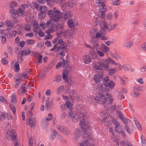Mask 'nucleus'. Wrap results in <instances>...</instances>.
Segmentation results:
<instances>
[{
	"label": "nucleus",
	"mask_w": 146,
	"mask_h": 146,
	"mask_svg": "<svg viewBox=\"0 0 146 146\" xmlns=\"http://www.w3.org/2000/svg\"><path fill=\"white\" fill-rule=\"evenodd\" d=\"M66 50V47L64 45V42L62 38H60L58 41V43L56 44L54 47L50 50L52 51H55L58 52L60 50L61 51L59 52V54L63 56L65 55L64 50Z\"/></svg>",
	"instance_id": "obj_3"
},
{
	"label": "nucleus",
	"mask_w": 146,
	"mask_h": 146,
	"mask_svg": "<svg viewBox=\"0 0 146 146\" xmlns=\"http://www.w3.org/2000/svg\"><path fill=\"white\" fill-rule=\"evenodd\" d=\"M80 131L79 129H78L77 131H76L75 132V136L74 138V139L76 141L80 137Z\"/></svg>",
	"instance_id": "obj_30"
},
{
	"label": "nucleus",
	"mask_w": 146,
	"mask_h": 146,
	"mask_svg": "<svg viewBox=\"0 0 146 146\" xmlns=\"http://www.w3.org/2000/svg\"><path fill=\"white\" fill-rule=\"evenodd\" d=\"M5 117V115L3 112L0 111V121H3Z\"/></svg>",
	"instance_id": "obj_46"
},
{
	"label": "nucleus",
	"mask_w": 146,
	"mask_h": 146,
	"mask_svg": "<svg viewBox=\"0 0 146 146\" xmlns=\"http://www.w3.org/2000/svg\"><path fill=\"white\" fill-rule=\"evenodd\" d=\"M72 13L71 11L67 12L66 13L64 16V18L65 19H68L72 16Z\"/></svg>",
	"instance_id": "obj_28"
},
{
	"label": "nucleus",
	"mask_w": 146,
	"mask_h": 146,
	"mask_svg": "<svg viewBox=\"0 0 146 146\" xmlns=\"http://www.w3.org/2000/svg\"><path fill=\"white\" fill-rule=\"evenodd\" d=\"M69 73V71L68 69H66L64 70L62 74V77L63 79L65 80V82L69 83L68 79V74Z\"/></svg>",
	"instance_id": "obj_12"
},
{
	"label": "nucleus",
	"mask_w": 146,
	"mask_h": 146,
	"mask_svg": "<svg viewBox=\"0 0 146 146\" xmlns=\"http://www.w3.org/2000/svg\"><path fill=\"white\" fill-rule=\"evenodd\" d=\"M121 0H112L113 5L114 6L119 5L121 3Z\"/></svg>",
	"instance_id": "obj_45"
},
{
	"label": "nucleus",
	"mask_w": 146,
	"mask_h": 146,
	"mask_svg": "<svg viewBox=\"0 0 146 146\" xmlns=\"http://www.w3.org/2000/svg\"><path fill=\"white\" fill-rule=\"evenodd\" d=\"M134 90L140 92L143 90V87L141 86H136L134 87Z\"/></svg>",
	"instance_id": "obj_47"
},
{
	"label": "nucleus",
	"mask_w": 146,
	"mask_h": 146,
	"mask_svg": "<svg viewBox=\"0 0 146 146\" xmlns=\"http://www.w3.org/2000/svg\"><path fill=\"white\" fill-rule=\"evenodd\" d=\"M34 6L37 10L40 11V12L45 14L46 13L47 9L45 6L41 5L37 3H35L34 4Z\"/></svg>",
	"instance_id": "obj_9"
},
{
	"label": "nucleus",
	"mask_w": 146,
	"mask_h": 146,
	"mask_svg": "<svg viewBox=\"0 0 146 146\" xmlns=\"http://www.w3.org/2000/svg\"><path fill=\"white\" fill-rule=\"evenodd\" d=\"M91 58L88 55H84L83 57V60L84 63L86 64H89L91 62Z\"/></svg>",
	"instance_id": "obj_17"
},
{
	"label": "nucleus",
	"mask_w": 146,
	"mask_h": 146,
	"mask_svg": "<svg viewBox=\"0 0 146 146\" xmlns=\"http://www.w3.org/2000/svg\"><path fill=\"white\" fill-rule=\"evenodd\" d=\"M103 27L104 28L106 29L109 30V28L108 24L106 22V21H104L103 22Z\"/></svg>",
	"instance_id": "obj_60"
},
{
	"label": "nucleus",
	"mask_w": 146,
	"mask_h": 146,
	"mask_svg": "<svg viewBox=\"0 0 146 146\" xmlns=\"http://www.w3.org/2000/svg\"><path fill=\"white\" fill-rule=\"evenodd\" d=\"M111 121L112 123H114V124L115 125V128L116 131L117 132L120 129V127H120V125L119 122L115 119L111 120Z\"/></svg>",
	"instance_id": "obj_18"
},
{
	"label": "nucleus",
	"mask_w": 146,
	"mask_h": 146,
	"mask_svg": "<svg viewBox=\"0 0 146 146\" xmlns=\"http://www.w3.org/2000/svg\"><path fill=\"white\" fill-rule=\"evenodd\" d=\"M20 88L22 91V94H27V88L25 84H23Z\"/></svg>",
	"instance_id": "obj_25"
},
{
	"label": "nucleus",
	"mask_w": 146,
	"mask_h": 146,
	"mask_svg": "<svg viewBox=\"0 0 146 146\" xmlns=\"http://www.w3.org/2000/svg\"><path fill=\"white\" fill-rule=\"evenodd\" d=\"M62 133L65 135H68L71 134L70 130L67 127H65Z\"/></svg>",
	"instance_id": "obj_24"
},
{
	"label": "nucleus",
	"mask_w": 146,
	"mask_h": 146,
	"mask_svg": "<svg viewBox=\"0 0 146 146\" xmlns=\"http://www.w3.org/2000/svg\"><path fill=\"white\" fill-rule=\"evenodd\" d=\"M17 5V3L16 1H12L10 4L9 7L11 8H14L16 7Z\"/></svg>",
	"instance_id": "obj_36"
},
{
	"label": "nucleus",
	"mask_w": 146,
	"mask_h": 146,
	"mask_svg": "<svg viewBox=\"0 0 146 146\" xmlns=\"http://www.w3.org/2000/svg\"><path fill=\"white\" fill-rule=\"evenodd\" d=\"M90 43L95 47H98L99 45L98 40L92 39L91 40Z\"/></svg>",
	"instance_id": "obj_19"
},
{
	"label": "nucleus",
	"mask_w": 146,
	"mask_h": 146,
	"mask_svg": "<svg viewBox=\"0 0 146 146\" xmlns=\"http://www.w3.org/2000/svg\"><path fill=\"white\" fill-rule=\"evenodd\" d=\"M35 40L33 39H28L26 41V43L27 45H33L34 44Z\"/></svg>",
	"instance_id": "obj_37"
},
{
	"label": "nucleus",
	"mask_w": 146,
	"mask_h": 146,
	"mask_svg": "<svg viewBox=\"0 0 146 146\" xmlns=\"http://www.w3.org/2000/svg\"><path fill=\"white\" fill-rule=\"evenodd\" d=\"M20 69L19 62H17L15 64V70L16 72H18Z\"/></svg>",
	"instance_id": "obj_39"
},
{
	"label": "nucleus",
	"mask_w": 146,
	"mask_h": 146,
	"mask_svg": "<svg viewBox=\"0 0 146 146\" xmlns=\"http://www.w3.org/2000/svg\"><path fill=\"white\" fill-rule=\"evenodd\" d=\"M118 98L119 100H122L125 98L124 96L122 93L119 92Z\"/></svg>",
	"instance_id": "obj_56"
},
{
	"label": "nucleus",
	"mask_w": 146,
	"mask_h": 146,
	"mask_svg": "<svg viewBox=\"0 0 146 146\" xmlns=\"http://www.w3.org/2000/svg\"><path fill=\"white\" fill-rule=\"evenodd\" d=\"M47 14L50 18V20L48 21L46 23L44 22H40V26L43 29H45L47 27L50 28L46 31L47 33L50 34L52 31L56 30L55 25L51 21H52L54 22L58 21L61 18V15L60 11L55 8L48 11Z\"/></svg>",
	"instance_id": "obj_1"
},
{
	"label": "nucleus",
	"mask_w": 146,
	"mask_h": 146,
	"mask_svg": "<svg viewBox=\"0 0 146 146\" xmlns=\"http://www.w3.org/2000/svg\"><path fill=\"white\" fill-rule=\"evenodd\" d=\"M103 74H96L94 75V80L96 83L100 82L103 80Z\"/></svg>",
	"instance_id": "obj_11"
},
{
	"label": "nucleus",
	"mask_w": 146,
	"mask_h": 146,
	"mask_svg": "<svg viewBox=\"0 0 146 146\" xmlns=\"http://www.w3.org/2000/svg\"><path fill=\"white\" fill-rule=\"evenodd\" d=\"M117 132L121 134L123 137H125L126 136L123 130L119 129L118 131H117Z\"/></svg>",
	"instance_id": "obj_63"
},
{
	"label": "nucleus",
	"mask_w": 146,
	"mask_h": 146,
	"mask_svg": "<svg viewBox=\"0 0 146 146\" xmlns=\"http://www.w3.org/2000/svg\"><path fill=\"white\" fill-rule=\"evenodd\" d=\"M107 70L109 72L108 74L111 76L114 75L116 72L115 70L112 68H108Z\"/></svg>",
	"instance_id": "obj_32"
},
{
	"label": "nucleus",
	"mask_w": 146,
	"mask_h": 146,
	"mask_svg": "<svg viewBox=\"0 0 146 146\" xmlns=\"http://www.w3.org/2000/svg\"><path fill=\"white\" fill-rule=\"evenodd\" d=\"M75 1L74 0H70L68 2L67 5L68 7H72L75 5Z\"/></svg>",
	"instance_id": "obj_43"
},
{
	"label": "nucleus",
	"mask_w": 146,
	"mask_h": 146,
	"mask_svg": "<svg viewBox=\"0 0 146 146\" xmlns=\"http://www.w3.org/2000/svg\"><path fill=\"white\" fill-rule=\"evenodd\" d=\"M67 108L69 109L70 111H73L72 104L69 101H67L65 103Z\"/></svg>",
	"instance_id": "obj_23"
},
{
	"label": "nucleus",
	"mask_w": 146,
	"mask_h": 146,
	"mask_svg": "<svg viewBox=\"0 0 146 146\" xmlns=\"http://www.w3.org/2000/svg\"><path fill=\"white\" fill-rule=\"evenodd\" d=\"M97 54L100 56L102 57L104 56V52H102L100 50H97Z\"/></svg>",
	"instance_id": "obj_59"
},
{
	"label": "nucleus",
	"mask_w": 146,
	"mask_h": 146,
	"mask_svg": "<svg viewBox=\"0 0 146 146\" xmlns=\"http://www.w3.org/2000/svg\"><path fill=\"white\" fill-rule=\"evenodd\" d=\"M60 132L62 133L65 127L60 125H58L56 126Z\"/></svg>",
	"instance_id": "obj_44"
},
{
	"label": "nucleus",
	"mask_w": 146,
	"mask_h": 146,
	"mask_svg": "<svg viewBox=\"0 0 146 146\" xmlns=\"http://www.w3.org/2000/svg\"><path fill=\"white\" fill-rule=\"evenodd\" d=\"M15 28L17 34L21 35L23 30V27L22 25L20 24H18L15 26Z\"/></svg>",
	"instance_id": "obj_13"
},
{
	"label": "nucleus",
	"mask_w": 146,
	"mask_h": 146,
	"mask_svg": "<svg viewBox=\"0 0 146 146\" xmlns=\"http://www.w3.org/2000/svg\"><path fill=\"white\" fill-rule=\"evenodd\" d=\"M9 107L11 110L12 111L14 114H15L16 113L15 107L11 104L9 105Z\"/></svg>",
	"instance_id": "obj_52"
},
{
	"label": "nucleus",
	"mask_w": 146,
	"mask_h": 146,
	"mask_svg": "<svg viewBox=\"0 0 146 146\" xmlns=\"http://www.w3.org/2000/svg\"><path fill=\"white\" fill-rule=\"evenodd\" d=\"M10 13L12 14V16L13 17L17 15V10L14 8H11V9L10 10Z\"/></svg>",
	"instance_id": "obj_42"
},
{
	"label": "nucleus",
	"mask_w": 146,
	"mask_h": 146,
	"mask_svg": "<svg viewBox=\"0 0 146 146\" xmlns=\"http://www.w3.org/2000/svg\"><path fill=\"white\" fill-rule=\"evenodd\" d=\"M133 121L135 125L137 126L139 130L140 131H142V129L141 125L140 123L139 122L137 119L135 117H134L133 118Z\"/></svg>",
	"instance_id": "obj_21"
},
{
	"label": "nucleus",
	"mask_w": 146,
	"mask_h": 146,
	"mask_svg": "<svg viewBox=\"0 0 146 146\" xmlns=\"http://www.w3.org/2000/svg\"><path fill=\"white\" fill-rule=\"evenodd\" d=\"M88 101L90 104H96L98 103L96 97L91 96L88 98Z\"/></svg>",
	"instance_id": "obj_16"
},
{
	"label": "nucleus",
	"mask_w": 146,
	"mask_h": 146,
	"mask_svg": "<svg viewBox=\"0 0 146 146\" xmlns=\"http://www.w3.org/2000/svg\"><path fill=\"white\" fill-rule=\"evenodd\" d=\"M17 15H23V14L25 12L24 10H23L22 8H19L18 10H17Z\"/></svg>",
	"instance_id": "obj_35"
},
{
	"label": "nucleus",
	"mask_w": 146,
	"mask_h": 146,
	"mask_svg": "<svg viewBox=\"0 0 146 146\" xmlns=\"http://www.w3.org/2000/svg\"><path fill=\"white\" fill-rule=\"evenodd\" d=\"M107 99H108L110 100V102H109L110 104H111L113 102V97L110 94H108L107 95Z\"/></svg>",
	"instance_id": "obj_48"
},
{
	"label": "nucleus",
	"mask_w": 146,
	"mask_h": 146,
	"mask_svg": "<svg viewBox=\"0 0 146 146\" xmlns=\"http://www.w3.org/2000/svg\"><path fill=\"white\" fill-rule=\"evenodd\" d=\"M133 42L132 41L128 42L124 44L123 47L127 49H129L132 46Z\"/></svg>",
	"instance_id": "obj_20"
},
{
	"label": "nucleus",
	"mask_w": 146,
	"mask_h": 146,
	"mask_svg": "<svg viewBox=\"0 0 146 146\" xmlns=\"http://www.w3.org/2000/svg\"><path fill=\"white\" fill-rule=\"evenodd\" d=\"M110 63L115 66L117 65V63L115 62L110 57H108L107 59L104 60L102 61L98 62V65L102 67V68L103 67L106 69V70H107L109 68L108 64Z\"/></svg>",
	"instance_id": "obj_5"
},
{
	"label": "nucleus",
	"mask_w": 146,
	"mask_h": 146,
	"mask_svg": "<svg viewBox=\"0 0 146 146\" xmlns=\"http://www.w3.org/2000/svg\"><path fill=\"white\" fill-rule=\"evenodd\" d=\"M88 127L87 128L82 127V130L81 133L82 137L85 139V141H90L93 144L94 139L92 138L91 133L90 132V127L89 126L88 123H87Z\"/></svg>",
	"instance_id": "obj_4"
},
{
	"label": "nucleus",
	"mask_w": 146,
	"mask_h": 146,
	"mask_svg": "<svg viewBox=\"0 0 146 146\" xmlns=\"http://www.w3.org/2000/svg\"><path fill=\"white\" fill-rule=\"evenodd\" d=\"M111 55L113 58H114L117 60H118L120 58V56L116 53L114 54L113 53L111 54Z\"/></svg>",
	"instance_id": "obj_57"
},
{
	"label": "nucleus",
	"mask_w": 146,
	"mask_h": 146,
	"mask_svg": "<svg viewBox=\"0 0 146 146\" xmlns=\"http://www.w3.org/2000/svg\"><path fill=\"white\" fill-rule=\"evenodd\" d=\"M38 59V62L39 64L41 63L42 59V56L41 54H40L37 57Z\"/></svg>",
	"instance_id": "obj_62"
},
{
	"label": "nucleus",
	"mask_w": 146,
	"mask_h": 146,
	"mask_svg": "<svg viewBox=\"0 0 146 146\" xmlns=\"http://www.w3.org/2000/svg\"><path fill=\"white\" fill-rule=\"evenodd\" d=\"M68 114L74 122L76 123L80 120V125L81 127L87 128L88 127L87 122L86 121V116L84 113L78 112L74 114L73 111H69Z\"/></svg>",
	"instance_id": "obj_2"
},
{
	"label": "nucleus",
	"mask_w": 146,
	"mask_h": 146,
	"mask_svg": "<svg viewBox=\"0 0 146 146\" xmlns=\"http://www.w3.org/2000/svg\"><path fill=\"white\" fill-rule=\"evenodd\" d=\"M0 101L5 104H7V101L5 98L3 96L0 97Z\"/></svg>",
	"instance_id": "obj_58"
},
{
	"label": "nucleus",
	"mask_w": 146,
	"mask_h": 146,
	"mask_svg": "<svg viewBox=\"0 0 146 146\" xmlns=\"http://www.w3.org/2000/svg\"><path fill=\"white\" fill-rule=\"evenodd\" d=\"M59 135L57 132L55 130H54L50 136L49 139L50 140L54 141L56 135H57L58 137L59 136Z\"/></svg>",
	"instance_id": "obj_14"
},
{
	"label": "nucleus",
	"mask_w": 146,
	"mask_h": 146,
	"mask_svg": "<svg viewBox=\"0 0 146 146\" xmlns=\"http://www.w3.org/2000/svg\"><path fill=\"white\" fill-rule=\"evenodd\" d=\"M93 145L92 143L90 141H87L84 140L82 141L79 144V146H92Z\"/></svg>",
	"instance_id": "obj_15"
},
{
	"label": "nucleus",
	"mask_w": 146,
	"mask_h": 146,
	"mask_svg": "<svg viewBox=\"0 0 146 146\" xmlns=\"http://www.w3.org/2000/svg\"><path fill=\"white\" fill-rule=\"evenodd\" d=\"M141 138L142 146H145L146 145V141L144 136L141 135Z\"/></svg>",
	"instance_id": "obj_40"
},
{
	"label": "nucleus",
	"mask_w": 146,
	"mask_h": 146,
	"mask_svg": "<svg viewBox=\"0 0 146 146\" xmlns=\"http://www.w3.org/2000/svg\"><path fill=\"white\" fill-rule=\"evenodd\" d=\"M93 68L94 70L96 71L98 70H102V71L103 70L102 67L95 64L94 65Z\"/></svg>",
	"instance_id": "obj_26"
},
{
	"label": "nucleus",
	"mask_w": 146,
	"mask_h": 146,
	"mask_svg": "<svg viewBox=\"0 0 146 146\" xmlns=\"http://www.w3.org/2000/svg\"><path fill=\"white\" fill-rule=\"evenodd\" d=\"M61 76L60 75H58L56 76L55 79L54 80V81L56 82H59L61 81Z\"/></svg>",
	"instance_id": "obj_51"
},
{
	"label": "nucleus",
	"mask_w": 146,
	"mask_h": 146,
	"mask_svg": "<svg viewBox=\"0 0 146 146\" xmlns=\"http://www.w3.org/2000/svg\"><path fill=\"white\" fill-rule=\"evenodd\" d=\"M7 49L8 50V52L9 54H12L13 52V49L11 46H7Z\"/></svg>",
	"instance_id": "obj_53"
},
{
	"label": "nucleus",
	"mask_w": 146,
	"mask_h": 146,
	"mask_svg": "<svg viewBox=\"0 0 146 146\" xmlns=\"http://www.w3.org/2000/svg\"><path fill=\"white\" fill-rule=\"evenodd\" d=\"M109 80V77L108 76H106L103 80V82L105 85H106Z\"/></svg>",
	"instance_id": "obj_49"
},
{
	"label": "nucleus",
	"mask_w": 146,
	"mask_h": 146,
	"mask_svg": "<svg viewBox=\"0 0 146 146\" xmlns=\"http://www.w3.org/2000/svg\"><path fill=\"white\" fill-rule=\"evenodd\" d=\"M124 69L125 71H128L131 68V66L129 64H125L123 66Z\"/></svg>",
	"instance_id": "obj_50"
},
{
	"label": "nucleus",
	"mask_w": 146,
	"mask_h": 146,
	"mask_svg": "<svg viewBox=\"0 0 146 146\" xmlns=\"http://www.w3.org/2000/svg\"><path fill=\"white\" fill-rule=\"evenodd\" d=\"M68 23L69 27L71 29H74L75 28V23L72 19L69 20L68 21Z\"/></svg>",
	"instance_id": "obj_22"
},
{
	"label": "nucleus",
	"mask_w": 146,
	"mask_h": 146,
	"mask_svg": "<svg viewBox=\"0 0 146 146\" xmlns=\"http://www.w3.org/2000/svg\"><path fill=\"white\" fill-rule=\"evenodd\" d=\"M64 86H61L57 88L58 93H60L62 92L64 90Z\"/></svg>",
	"instance_id": "obj_55"
},
{
	"label": "nucleus",
	"mask_w": 146,
	"mask_h": 146,
	"mask_svg": "<svg viewBox=\"0 0 146 146\" xmlns=\"http://www.w3.org/2000/svg\"><path fill=\"white\" fill-rule=\"evenodd\" d=\"M76 95V91L75 90H72L70 93V98L72 100Z\"/></svg>",
	"instance_id": "obj_41"
},
{
	"label": "nucleus",
	"mask_w": 146,
	"mask_h": 146,
	"mask_svg": "<svg viewBox=\"0 0 146 146\" xmlns=\"http://www.w3.org/2000/svg\"><path fill=\"white\" fill-rule=\"evenodd\" d=\"M5 136L8 140H15L17 135L15 130H8L6 133Z\"/></svg>",
	"instance_id": "obj_7"
},
{
	"label": "nucleus",
	"mask_w": 146,
	"mask_h": 146,
	"mask_svg": "<svg viewBox=\"0 0 146 146\" xmlns=\"http://www.w3.org/2000/svg\"><path fill=\"white\" fill-rule=\"evenodd\" d=\"M31 27L29 23H27L25 25L24 28L25 31H29L31 29Z\"/></svg>",
	"instance_id": "obj_38"
},
{
	"label": "nucleus",
	"mask_w": 146,
	"mask_h": 146,
	"mask_svg": "<svg viewBox=\"0 0 146 146\" xmlns=\"http://www.w3.org/2000/svg\"><path fill=\"white\" fill-rule=\"evenodd\" d=\"M62 64V66L64 68L68 67V62L67 60H65L63 59L62 62H61Z\"/></svg>",
	"instance_id": "obj_33"
},
{
	"label": "nucleus",
	"mask_w": 146,
	"mask_h": 146,
	"mask_svg": "<svg viewBox=\"0 0 146 146\" xmlns=\"http://www.w3.org/2000/svg\"><path fill=\"white\" fill-rule=\"evenodd\" d=\"M102 48L104 53H106L109 51L110 48L104 44L102 45Z\"/></svg>",
	"instance_id": "obj_31"
},
{
	"label": "nucleus",
	"mask_w": 146,
	"mask_h": 146,
	"mask_svg": "<svg viewBox=\"0 0 146 146\" xmlns=\"http://www.w3.org/2000/svg\"><path fill=\"white\" fill-rule=\"evenodd\" d=\"M45 14L43 13H42L40 12L38 14V17L41 19H43L44 18V17Z\"/></svg>",
	"instance_id": "obj_64"
},
{
	"label": "nucleus",
	"mask_w": 146,
	"mask_h": 146,
	"mask_svg": "<svg viewBox=\"0 0 146 146\" xmlns=\"http://www.w3.org/2000/svg\"><path fill=\"white\" fill-rule=\"evenodd\" d=\"M47 4L49 6H52L53 5L54 0H46Z\"/></svg>",
	"instance_id": "obj_54"
},
{
	"label": "nucleus",
	"mask_w": 146,
	"mask_h": 146,
	"mask_svg": "<svg viewBox=\"0 0 146 146\" xmlns=\"http://www.w3.org/2000/svg\"><path fill=\"white\" fill-rule=\"evenodd\" d=\"M115 86V84L114 82L112 81H110L106 85V87L107 86L111 88H113Z\"/></svg>",
	"instance_id": "obj_29"
},
{
	"label": "nucleus",
	"mask_w": 146,
	"mask_h": 146,
	"mask_svg": "<svg viewBox=\"0 0 146 146\" xmlns=\"http://www.w3.org/2000/svg\"><path fill=\"white\" fill-rule=\"evenodd\" d=\"M140 49V50L142 52H146V42L141 44Z\"/></svg>",
	"instance_id": "obj_34"
},
{
	"label": "nucleus",
	"mask_w": 146,
	"mask_h": 146,
	"mask_svg": "<svg viewBox=\"0 0 146 146\" xmlns=\"http://www.w3.org/2000/svg\"><path fill=\"white\" fill-rule=\"evenodd\" d=\"M96 100L98 103L105 104L107 101V96L106 95L102 93H98L96 95Z\"/></svg>",
	"instance_id": "obj_6"
},
{
	"label": "nucleus",
	"mask_w": 146,
	"mask_h": 146,
	"mask_svg": "<svg viewBox=\"0 0 146 146\" xmlns=\"http://www.w3.org/2000/svg\"><path fill=\"white\" fill-rule=\"evenodd\" d=\"M117 23H114L111 26V28H110L109 31H110L114 29L117 26Z\"/></svg>",
	"instance_id": "obj_61"
},
{
	"label": "nucleus",
	"mask_w": 146,
	"mask_h": 146,
	"mask_svg": "<svg viewBox=\"0 0 146 146\" xmlns=\"http://www.w3.org/2000/svg\"><path fill=\"white\" fill-rule=\"evenodd\" d=\"M17 19L14 17V20H7L5 21V25L9 29L13 28L15 24L17 23Z\"/></svg>",
	"instance_id": "obj_8"
},
{
	"label": "nucleus",
	"mask_w": 146,
	"mask_h": 146,
	"mask_svg": "<svg viewBox=\"0 0 146 146\" xmlns=\"http://www.w3.org/2000/svg\"><path fill=\"white\" fill-rule=\"evenodd\" d=\"M26 123L29 125L31 127H32L36 125V120L34 118H31L29 117L27 120Z\"/></svg>",
	"instance_id": "obj_10"
},
{
	"label": "nucleus",
	"mask_w": 146,
	"mask_h": 146,
	"mask_svg": "<svg viewBox=\"0 0 146 146\" xmlns=\"http://www.w3.org/2000/svg\"><path fill=\"white\" fill-rule=\"evenodd\" d=\"M48 123V122L46 120H45V119L42 120L41 125L42 128V129H45L46 128Z\"/></svg>",
	"instance_id": "obj_27"
}]
</instances>
